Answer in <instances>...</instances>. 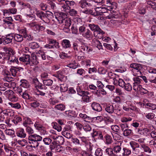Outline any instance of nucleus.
Instances as JSON below:
<instances>
[{"instance_id":"obj_1","label":"nucleus","mask_w":156,"mask_h":156,"mask_svg":"<svg viewBox=\"0 0 156 156\" xmlns=\"http://www.w3.org/2000/svg\"><path fill=\"white\" fill-rule=\"evenodd\" d=\"M19 60L30 66L36 65L39 63L37 56L34 55H31V58L29 55H23L22 57L19 58Z\"/></svg>"},{"instance_id":"obj_2","label":"nucleus","mask_w":156,"mask_h":156,"mask_svg":"<svg viewBox=\"0 0 156 156\" xmlns=\"http://www.w3.org/2000/svg\"><path fill=\"white\" fill-rule=\"evenodd\" d=\"M130 67L133 68L132 71L135 76H140L144 72L143 66L140 64L133 63L130 65Z\"/></svg>"},{"instance_id":"obj_3","label":"nucleus","mask_w":156,"mask_h":156,"mask_svg":"<svg viewBox=\"0 0 156 156\" xmlns=\"http://www.w3.org/2000/svg\"><path fill=\"white\" fill-rule=\"evenodd\" d=\"M6 61H7L8 63L10 64L12 63H18V62L17 58L14 55V52L4 57V59H2L1 61H0V63L4 64L5 63Z\"/></svg>"},{"instance_id":"obj_4","label":"nucleus","mask_w":156,"mask_h":156,"mask_svg":"<svg viewBox=\"0 0 156 156\" xmlns=\"http://www.w3.org/2000/svg\"><path fill=\"white\" fill-rule=\"evenodd\" d=\"M122 108L126 112H131V110H132L138 112L139 110L138 108L133 106L130 101H126L123 105Z\"/></svg>"},{"instance_id":"obj_5","label":"nucleus","mask_w":156,"mask_h":156,"mask_svg":"<svg viewBox=\"0 0 156 156\" xmlns=\"http://www.w3.org/2000/svg\"><path fill=\"white\" fill-rule=\"evenodd\" d=\"M77 93L75 95H73L72 98L75 100L79 101L81 99V97H83L87 91H84L81 90L79 87L76 89Z\"/></svg>"},{"instance_id":"obj_6","label":"nucleus","mask_w":156,"mask_h":156,"mask_svg":"<svg viewBox=\"0 0 156 156\" xmlns=\"http://www.w3.org/2000/svg\"><path fill=\"white\" fill-rule=\"evenodd\" d=\"M57 20L59 23H63L64 25V27L66 28L68 31L69 30V28L71 24V21L70 19L66 18L65 19L62 18V19H61L60 17H58Z\"/></svg>"},{"instance_id":"obj_7","label":"nucleus","mask_w":156,"mask_h":156,"mask_svg":"<svg viewBox=\"0 0 156 156\" xmlns=\"http://www.w3.org/2000/svg\"><path fill=\"white\" fill-rule=\"evenodd\" d=\"M30 27L33 28L34 31L37 33L44 31L45 29V27L43 26L38 24L35 22H32L30 24Z\"/></svg>"},{"instance_id":"obj_8","label":"nucleus","mask_w":156,"mask_h":156,"mask_svg":"<svg viewBox=\"0 0 156 156\" xmlns=\"http://www.w3.org/2000/svg\"><path fill=\"white\" fill-rule=\"evenodd\" d=\"M95 10L97 13V15H101L103 13L106 12L108 10L106 5H102L101 7H96Z\"/></svg>"},{"instance_id":"obj_9","label":"nucleus","mask_w":156,"mask_h":156,"mask_svg":"<svg viewBox=\"0 0 156 156\" xmlns=\"http://www.w3.org/2000/svg\"><path fill=\"white\" fill-rule=\"evenodd\" d=\"M105 32L99 27L93 32L94 36L97 38L101 39L103 37Z\"/></svg>"},{"instance_id":"obj_10","label":"nucleus","mask_w":156,"mask_h":156,"mask_svg":"<svg viewBox=\"0 0 156 156\" xmlns=\"http://www.w3.org/2000/svg\"><path fill=\"white\" fill-rule=\"evenodd\" d=\"M82 35L88 40H91L94 37L93 33L89 29H87L82 34Z\"/></svg>"},{"instance_id":"obj_11","label":"nucleus","mask_w":156,"mask_h":156,"mask_svg":"<svg viewBox=\"0 0 156 156\" xmlns=\"http://www.w3.org/2000/svg\"><path fill=\"white\" fill-rule=\"evenodd\" d=\"M80 49L81 52L86 53H88L92 51V48L85 43L82 44Z\"/></svg>"},{"instance_id":"obj_12","label":"nucleus","mask_w":156,"mask_h":156,"mask_svg":"<svg viewBox=\"0 0 156 156\" xmlns=\"http://www.w3.org/2000/svg\"><path fill=\"white\" fill-rule=\"evenodd\" d=\"M106 3L107 5L106 7L108 10L115 9L117 7V3L112 1L107 0Z\"/></svg>"},{"instance_id":"obj_13","label":"nucleus","mask_w":156,"mask_h":156,"mask_svg":"<svg viewBox=\"0 0 156 156\" xmlns=\"http://www.w3.org/2000/svg\"><path fill=\"white\" fill-rule=\"evenodd\" d=\"M113 150L114 153H115V154L117 155V156H121L123 152V148H122L121 145H116L114 147Z\"/></svg>"},{"instance_id":"obj_14","label":"nucleus","mask_w":156,"mask_h":156,"mask_svg":"<svg viewBox=\"0 0 156 156\" xmlns=\"http://www.w3.org/2000/svg\"><path fill=\"white\" fill-rule=\"evenodd\" d=\"M58 4L60 5L61 9L62 11L67 12L70 9V7L67 5L65 1H63V2L58 3Z\"/></svg>"},{"instance_id":"obj_15","label":"nucleus","mask_w":156,"mask_h":156,"mask_svg":"<svg viewBox=\"0 0 156 156\" xmlns=\"http://www.w3.org/2000/svg\"><path fill=\"white\" fill-rule=\"evenodd\" d=\"M13 38V36L11 34L6 35L5 37L4 36V44H7L12 42Z\"/></svg>"},{"instance_id":"obj_16","label":"nucleus","mask_w":156,"mask_h":156,"mask_svg":"<svg viewBox=\"0 0 156 156\" xmlns=\"http://www.w3.org/2000/svg\"><path fill=\"white\" fill-rule=\"evenodd\" d=\"M137 131L139 133L146 136L149 134L151 132L150 129L146 128L143 129L138 128L137 129Z\"/></svg>"},{"instance_id":"obj_17","label":"nucleus","mask_w":156,"mask_h":156,"mask_svg":"<svg viewBox=\"0 0 156 156\" xmlns=\"http://www.w3.org/2000/svg\"><path fill=\"white\" fill-rule=\"evenodd\" d=\"M61 45L62 47L64 49L69 48L71 47L70 41L67 39H64L62 41Z\"/></svg>"},{"instance_id":"obj_18","label":"nucleus","mask_w":156,"mask_h":156,"mask_svg":"<svg viewBox=\"0 0 156 156\" xmlns=\"http://www.w3.org/2000/svg\"><path fill=\"white\" fill-rule=\"evenodd\" d=\"M113 82L114 84L118 85L122 87H124L125 83L124 80L121 79L119 78L118 76L117 77V78Z\"/></svg>"},{"instance_id":"obj_19","label":"nucleus","mask_w":156,"mask_h":156,"mask_svg":"<svg viewBox=\"0 0 156 156\" xmlns=\"http://www.w3.org/2000/svg\"><path fill=\"white\" fill-rule=\"evenodd\" d=\"M80 117L87 122L90 123L92 122V118L87 115L86 114L80 113L79 114Z\"/></svg>"},{"instance_id":"obj_20","label":"nucleus","mask_w":156,"mask_h":156,"mask_svg":"<svg viewBox=\"0 0 156 156\" xmlns=\"http://www.w3.org/2000/svg\"><path fill=\"white\" fill-rule=\"evenodd\" d=\"M4 149L6 152L7 156H17V155L15 152L12 151L11 148L7 146H5Z\"/></svg>"},{"instance_id":"obj_21","label":"nucleus","mask_w":156,"mask_h":156,"mask_svg":"<svg viewBox=\"0 0 156 156\" xmlns=\"http://www.w3.org/2000/svg\"><path fill=\"white\" fill-rule=\"evenodd\" d=\"M92 43L94 45L97 47L99 50L103 49L102 44L96 38L93 39L92 40Z\"/></svg>"},{"instance_id":"obj_22","label":"nucleus","mask_w":156,"mask_h":156,"mask_svg":"<svg viewBox=\"0 0 156 156\" xmlns=\"http://www.w3.org/2000/svg\"><path fill=\"white\" fill-rule=\"evenodd\" d=\"M28 138L29 140H32L37 141H41L42 139V137L41 136L36 134L30 135Z\"/></svg>"},{"instance_id":"obj_23","label":"nucleus","mask_w":156,"mask_h":156,"mask_svg":"<svg viewBox=\"0 0 156 156\" xmlns=\"http://www.w3.org/2000/svg\"><path fill=\"white\" fill-rule=\"evenodd\" d=\"M16 134L17 136L20 138H25L26 135L24 129L22 128L19 129Z\"/></svg>"},{"instance_id":"obj_24","label":"nucleus","mask_w":156,"mask_h":156,"mask_svg":"<svg viewBox=\"0 0 156 156\" xmlns=\"http://www.w3.org/2000/svg\"><path fill=\"white\" fill-rule=\"evenodd\" d=\"M92 109L94 111L100 112L102 110V108L100 105L98 103L93 102L91 105Z\"/></svg>"},{"instance_id":"obj_25","label":"nucleus","mask_w":156,"mask_h":156,"mask_svg":"<svg viewBox=\"0 0 156 156\" xmlns=\"http://www.w3.org/2000/svg\"><path fill=\"white\" fill-rule=\"evenodd\" d=\"M65 113L69 117H76L78 115V113L73 110L66 111Z\"/></svg>"},{"instance_id":"obj_26","label":"nucleus","mask_w":156,"mask_h":156,"mask_svg":"<svg viewBox=\"0 0 156 156\" xmlns=\"http://www.w3.org/2000/svg\"><path fill=\"white\" fill-rule=\"evenodd\" d=\"M19 70V68L12 67L10 69V72L12 76L15 77L17 76V73Z\"/></svg>"},{"instance_id":"obj_27","label":"nucleus","mask_w":156,"mask_h":156,"mask_svg":"<svg viewBox=\"0 0 156 156\" xmlns=\"http://www.w3.org/2000/svg\"><path fill=\"white\" fill-rule=\"evenodd\" d=\"M89 94V93L87 91L82 97V100L84 102L87 103L90 102V96H88Z\"/></svg>"},{"instance_id":"obj_28","label":"nucleus","mask_w":156,"mask_h":156,"mask_svg":"<svg viewBox=\"0 0 156 156\" xmlns=\"http://www.w3.org/2000/svg\"><path fill=\"white\" fill-rule=\"evenodd\" d=\"M3 51L5 52H3V53H4L3 54L4 55V57H5L14 52L12 48H9L4 47L3 48Z\"/></svg>"},{"instance_id":"obj_29","label":"nucleus","mask_w":156,"mask_h":156,"mask_svg":"<svg viewBox=\"0 0 156 156\" xmlns=\"http://www.w3.org/2000/svg\"><path fill=\"white\" fill-rule=\"evenodd\" d=\"M37 54L38 55V56H41L43 60H45L47 58H48V56L46 55L45 52L42 50H39L37 52Z\"/></svg>"},{"instance_id":"obj_30","label":"nucleus","mask_w":156,"mask_h":156,"mask_svg":"<svg viewBox=\"0 0 156 156\" xmlns=\"http://www.w3.org/2000/svg\"><path fill=\"white\" fill-rule=\"evenodd\" d=\"M36 14L37 17L42 20L47 17L46 13L41 11H37Z\"/></svg>"},{"instance_id":"obj_31","label":"nucleus","mask_w":156,"mask_h":156,"mask_svg":"<svg viewBox=\"0 0 156 156\" xmlns=\"http://www.w3.org/2000/svg\"><path fill=\"white\" fill-rule=\"evenodd\" d=\"M13 38L15 41L18 42H21L23 40V37L20 34H15L13 36Z\"/></svg>"},{"instance_id":"obj_32","label":"nucleus","mask_w":156,"mask_h":156,"mask_svg":"<svg viewBox=\"0 0 156 156\" xmlns=\"http://www.w3.org/2000/svg\"><path fill=\"white\" fill-rule=\"evenodd\" d=\"M105 110L108 113L112 114L114 112L115 109L113 105H106Z\"/></svg>"},{"instance_id":"obj_33","label":"nucleus","mask_w":156,"mask_h":156,"mask_svg":"<svg viewBox=\"0 0 156 156\" xmlns=\"http://www.w3.org/2000/svg\"><path fill=\"white\" fill-rule=\"evenodd\" d=\"M8 104L12 108L16 109H19L21 108V105L19 103H14L11 102H9Z\"/></svg>"},{"instance_id":"obj_34","label":"nucleus","mask_w":156,"mask_h":156,"mask_svg":"<svg viewBox=\"0 0 156 156\" xmlns=\"http://www.w3.org/2000/svg\"><path fill=\"white\" fill-rule=\"evenodd\" d=\"M3 114L11 117L14 115V112L11 109H7L3 111Z\"/></svg>"},{"instance_id":"obj_35","label":"nucleus","mask_w":156,"mask_h":156,"mask_svg":"<svg viewBox=\"0 0 156 156\" xmlns=\"http://www.w3.org/2000/svg\"><path fill=\"white\" fill-rule=\"evenodd\" d=\"M55 108L56 110L62 111L65 110L66 107L64 105L60 104L55 105Z\"/></svg>"},{"instance_id":"obj_36","label":"nucleus","mask_w":156,"mask_h":156,"mask_svg":"<svg viewBox=\"0 0 156 156\" xmlns=\"http://www.w3.org/2000/svg\"><path fill=\"white\" fill-rule=\"evenodd\" d=\"M5 133L6 134L12 137H14L15 136V131L12 129H8L5 130Z\"/></svg>"},{"instance_id":"obj_37","label":"nucleus","mask_w":156,"mask_h":156,"mask_svg":"<svg viewBox=\"0 0 156 156\" xmlns=\"http://www.w3.org/2000/svg\"><path fill=\"white\" fill-rule=\"evenodd\" d=\"M21 95L22 97L25 99H29L30 101H32L33 99V98L26 91L22 93Z\"/></svg>"},{"instance_id":"obj_38","label":"nucleus","mask_w":156,"mask_h":156,"mask_svg":"<svg viewBox=\"0 0 156 156\" xmlns=\"http://www.w3.org/2000/svg\"><path fill=\"white\" fill-rule=\"evenodd\" d=\"M20 82L21 83L20 84V85L21 87H23L27 88L30 86L29 83L26 80H20Z\"/></svg>"},{"instance_id":"obj_39","label":"nucleus","mask_w":156,"mask_h":156,"mask_svg":"<svg viewBox=\"0 0 156 156\" xmlns=\"http://www.w3.org/2000/svg\"><path fill=\"white\" fill-rule=\"evenodd\" d=\"M141 147L143 149L144 151L146 152L150 153L151 152V150L150 148L145 144L141 145Z\"/></svg>"},{"instance_id":"obj_40","label":"nucleus","mask_w":156,"mask_h":156,"mask_svg":"<svg viewBox=\"0 0 156 156\" xmlns=\"http://www.w3.org/2000/svg\"><path fill=\"white\" fill-rule=\"evenodd\" d=\"M133 89L136 91H140L142 89V87L140 84H133Z\"/></svg>"},{"instance_id":"obj_41","label":"nucleus","mask_w":156,"mask_h":156,"mask_svg":"<svg viewBox=\"0 0 156 156\" xmlns=\"http://www.w3.org/2000/svg\"><path fill=\"white\" fill-rule=\"evenodd\" d=\"M33 124V122L31 119L29 118H25L24 119V121L23 122V125L25 126H27V125H30Z\"/></svg>"},{"instance_id":"obj_42","label":"nucleus","mask_w":156,"mask_h":156,"mask_svg":"<svg viewBox=\"0 0 156 156\" xmlns=\"http://www.w3.org/2000/svg\"><path fill=\"white\" fill-rule=\"evenodd\" d=\"M53 76L56 77L61 81H63L65 77L63 75L61 72H58L57 74L53 75Z\"/></svg>"},{"instance_id":"obj_43","label":"nucleus","mask_w":156,"mask_h":156,"mask_svg":"<svg viewBox=\"0 0 156 156\" xmlns=\"http://www.w3.org/2000/svg\"><path fill=\"white\" fill-rule=\"evenodd\" d=\"M105 139L106 143L107 144H111L113 141L112 137L108 134L106 135L105 136Z\"/></svg>"},{"instance_id":"obj_44","label":"nucleus","mask_w":156,"mask_h":156,"mask_svg":"<svg viewBox=\"0 0 156 156\" xmlns=\"http://www.w3.org/2000/svg\"><path fill=\"white\" fill-rule=\"evenodd\" d=\"M53 126V128L57 130L58 131H61L62 130V128L61 126L56 122H53L52 123Z\"/></svg>"},{"instance_id":"obj_45","label":"nucleus","mask_w":156,"mask_h":156,"mask_svg":"<svg viewBox=\"0 0 156 156\" xmlns=\"http://www.w3.org/2000/svg\"><path fill=\"white\" fill-rule=\"evenodd\" d=\"M55 141L57 144L62 145L64 142V138L62 136H58Z\"/></svg>"},{"instance_id":"obj_46","label":"nucleus","mask_w":156,"mask_h":156,"mask_svg":"<svg viewBox=\"0 0 156 156\" xmlns=\"http://www.w3.org/2000/svg\"><path fill=\"white\" fill-rule=\"evenodd\" d=\"M145 105L146 108L152 110H154L156 108V105L154 104L147 103Z\"/></svg>"},{"instance_id":"obj_47","label":"nucleus","mask_w":156,"mask_h":156,"mask_svg":"<svg viewBox=\"0 0 156 156\" xmlns=\"http://www.w3.org/2000/svg\"><path fill=\"white\" fill-rule=\"evenodd\" d=\"M113 150L111 148H108L105 150L106 153L109 156H117V155L113 153Z\"/></svg>"},{"instance_id":"obj_48","label":"nucleus","mask_w":156,"mask_h":156,"mask_svg":"<svg viewBox=\"0 0 156 156\" xmlns=\"http://www.w3.org/2000/svg\"><path fill=\"white\" fill-rule=\"evenodd\" d=\"M62 134L63 136L68 139L70 138L72 136L70 133V131L68 130H66L62 132Z\"/></svg>"},{"instance_id":"obj_49","label":"nucleus","mask_w":156,"mask_h":156,"mask_svg":"<svg viewBox=\"0 0 156 156\" xmlns=\"http://www.w3.org/2000/svg\"><path fill=\"white\" fill-rule=\"evenodd\" d=\"M123 152L122 155L124 156H128L131 153V151L128 149L126 148H123Z\"/></svg>"},{"instance_id":"obj_50","label":"nucleus","mask_w":156,"mask_h":156,"mask_svg":"<svg viewBox=\"0 0 156 156\" xmlns=\"http://www.w3.org/2000/svg\"><path fill=\"white\" fill-rule=\"evenodd\" d=\"M132 130L129 129V128L123 132V135L126 136H130L132 133Z\"/></svg>"},{"instance_id":"obj_51","label":"nucleus","mask_w":156,"mask_h":156,"mask_svg":"<svg viewBox=\"0 0 156 156\" xmlns=\"http://www.w3.org/2000/svg\"><path fill=\"white\" fill-rule=\"evenodd\" d=\"M80 66L78 65V63L75 62L73 63H70L67 65L68 67L73 69H75Z\"/></svg>"},{"instance_id":"obj_52","label":"nucleus","mask_w":156,"mask_h":156,"mask_svg":"<svg viewBox=\"0 0 156 156\" xmlns=\"http://www.w3.org/2000/svg\"><path fill=\"white\" fill-rule=\"evenodd\" d=\"M53 83V81L51 79L44 80H43V83L44 86H50Z\"/></svg>"},{"instance_id":"obj_53","label":"nucleus","mask_w":156,"mask_h":156,"mask_svg":"<svg viewBox=\"0 0 156 156\" xmlns=\"http://www.w3.org/2000/svg\"><path fill=\"white\" fill-rule=\"evenodd\" d=\"M139 77H140L137 76L136 77H134L133 78V80L134 81L133 84H140L141 82L142 81V80Z\"/></svg>"},{"instance_id":"obj_54","label":"nucleus","mask_w":156,"mask_h":156,"mask_svg":"<svg viewBox=\"0 0 156 156\" xmlns=\"http://www.w3.org/2000/svg\"><path fill=\"white\" fill-rule=\"evenodd\" d=\"M29 140L30 141V143L32 144V145H31L30 146H29V147H30L31 148H36L38 146L39 143H38V141H36L35 140L34 141L32 140Z\"/></svg>"},{"instance_id":"obj_55","label":"nucleus","mask_w":156,"mask_h":156,"mask_svg":"<svg viewBox=\"0 0 156 156\" xmlns=\"http://www.w3.org/2000/svg\"><path fill=\"white\" fill-rule=\"evenodd\" d=\"M9 99L12 101L16 102L18 100V98L16 96V94L14 92L9 98Z\"/></svg>"},{"instance_id":"obj_56","label":"nucleus","mask_w":156,"mask_h":156,"mask_svg":"<svg viewBox=\"0 0 156 156\" xmlns=\"http://www.w3.org/2000/svg\"><path fill=\"white\" fill-rule=\"evenodd\" d=\"M88 25L91 30L94 32L99 27L98 25H95L93 23H88Z\"/></svg>"},{"instance_id":"obj_57","label":"nucleus","mask_w":156,"mask_h":156,"mask_svg":"<svg viewBox=\"0 0 156 156\" xmlns=\"http://www.w3.org/2000/svg\"><path fill=\"white\" fill-rule=\"evenodd\" d=\"M29 46L32 49H35L38 48L39 45L38 43L35 42H32L30 43Z\"/></svg>"},{"instance_id":"obj_58","label":"nucleus","mask_w":156,"mask_h":156,"mask_svg":"<svg viewBox=\"0 0 156 156\" xmlns=\"http://www.w3.org/2000/svg\"><path fill=\"white\" fill-rule=\"evenodd\" d=\"M60 91L61 92H65L68 90V87L66 84H62L60 85Z\"/></svg>"},{"instance_id":"obj_59","label":"nucleus","mask_w":156,"mask_h":156,"mask_svg":"<svg viewBox=\"0 0 156 156\" xmlns=\"http://www.w3.org/2000/svg\"><path fill=\"white\" fill-rule=\"evenodd\" d=\"M148 7H151L154 9H156V3L152 1H147Z\"/></svg>"},{"instance_id":"obj_60","label":"nucleus","mask_w":156,"mask_h":156,"mask_svg":"<svg viewBox=\"0 0 156 156\" xmlns=\"http://www.w3.org/2000/svg\"><path fill=\"white\" fill-rule=\"evenodd\" d=\"M86 2L85 0H81L79 2V5L82 8H85L86 7Z\"/></svg>"},{"instance_id":"obj_61","label":"nucleus","mask_w":156,"mask_h":156,"mask_svg":"<svg viewBox=\"0 0 156 156\" xmlns=\"http://www.w3.org/2000/svg\"><path fill=\"white\" fill-rule=\"evenodd\" d=\"M35 87L37 90H38V89L45 90L47 88L44 85L42 84L41 83L38 82L36 84Z\"/></svg>"},{"instance_id":"obj_62","label":"nucleus","mask_w":156,"mask_h":156,"mask_svg":"<svg viewBox=\"0 0 156 156\" xmlns=\"http://www.w3.org/2000/svg\"><path fill=\"white\" fill-rule=\"evenodd\" d=\"M124 87V89L127 91H129L132 90V86L129 83H125Z\"/></svg>"},{"instance_id":"obj_63","label":"nucleus","mask_w":156,"mask_h":156,"mask_svg":"<svg viewBox=\"0 0 156 156\" xmlns=\"http://www.w3.org/2000/svg\"><path fill=\"white\" fill-rule=\"evenodd\" d=\"M70 16H75L77 14V11L73 9H72L69 10L68 11Z\"/></svg>"},{"instance_id":"obj_64","label":"nucleus","mask_w":156,"mask_h":156,"mask_svg":"<svg viewBox=\"0 0 156 156\" xmlns=\"http://www.w3.org/2000/svg\"><path fill=\"white\" fill-rule=\"evenodd\" d=\"M129 144L130 145L131 147L132 148V149L133 148H136V147H139L140 146L139 144L137 143L132 141H131L129 143Z\"/></svg>"}]
</instances>
